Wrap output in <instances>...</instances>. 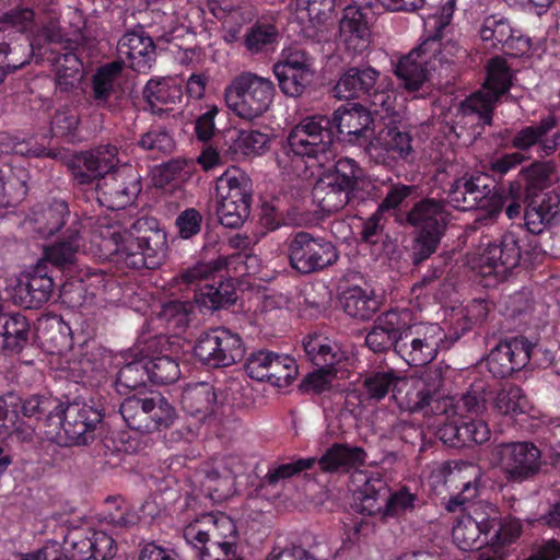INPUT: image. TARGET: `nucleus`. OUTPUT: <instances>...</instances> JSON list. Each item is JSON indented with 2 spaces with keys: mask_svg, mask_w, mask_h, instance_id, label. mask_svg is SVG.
Wrapping results in <instances>:
<instances>
[{
  "mask_svg": "<svg viewBox=\"0 0 560 560\" xmlns=\"http://www.w3.org/2000/svg\"><path fill=\"white\" fill-rule=\"evenodd\" d=\"M334 132L327 116L315 115L302 119L288 133L276 153V163L284 176L306 177V159L324 165L332 155Z\"/></svg>",
  "mask_w": 560,
  "mask_h": 560,
  "instance_id": "1",
  "label": "nucleus"
},
{
  "mask_svg": "<svg viewBox=\"0 0 560 560\" xmlns=\"http://www.w3.org/2000/svg\"><path fill=\"white\" fill-rule=\"evenodd\" d=\"M103 237L112 261L125 268L155 269L165 257L166 233L153 219L140 218L122 234L109 228Z\"/></svg>",
  "mask_w": 560,
  "mask_h": 560,
  "instance_id": "2",
  "label": "nucleus"
},
{
  "mask_svg": "<svg viewBox=\"0 0 560 560\" xmlns=\"http://www.w3.org/2000/svg\"><path fill=\"white\" fill-rule=\"evenodd\" d=\"M444 380L440 368L428 369L413 392L407 395L406 408L424 417L444 416L446 419L466 411L480 415L486 409V392L482 384H476L455 402L441 393Z\"/></svg>",
  "mask_w": 560,
  "mask_h": 560,
  "instance_id": "3",
  "label": "nucleus"
},
{
  "mask_svg": "<svg viewBox=\"0 0 560 560\" xmlns=\"http://www.w3.org/2000/svg\"><path fill=\"white\" fill-rule=\"evenodd\" d=\"M450 222L446 202L435 198H422L405 213L401 223L416 230L411 246L415 265L423 262L438 250Z\"/></svg>",
  "mask_w": 560,
  "mask_h": 560,
  "instance_id": "4",
  "label": "nucleus"
},
{
  "mask_svg": "<svg viewBox=\"0 0 560 560\" xmlns=\"http://www.w3.org/2000/svg\"><path fill=\"white\" fill-rule=\"evenodd\" d=\"M275 92V85L268 78L243 71L225 86L224 101L236 116L253 120L269 109Z\"/></svg>",
  "mask_w": 560,
  "mask_h": 560,
  "instance_id": "5",
  "label": "nucleus"
},
{
  "mask_svg": "<svg viewBox=\"0 0 560 560\" xmlns=\"http://www.w3.org/2000/svg\"><path fill=\"white\" fill-rule=\"evenodd\" d=\"M404 315V327L396 341V353L410 366H421L433 361L445 335L436 324L409 325Z\"/></svg>",
  "mask_w": 560,
  "mask_h": 560,
  "instance_id": "6",
  "label": "nucleus"
},
{
  "mask_svg": "<svg viewBox=\"0 0 560 560\" xmlns=\"http://www.w3.org/2000/svg\"><path fill=\"white\" fill-rule=\"evenodd\" d=\"M288 257L295 271L310 275L332 266L339 255L330 241L300 231L288 241Z\"/></svg>",
  "mask_w": 560,
  "mask_h": 560,
  "instance_id": "7",
  "label": "nucleus"
},
{
  "mask_svg": "<svg viewBox=\"0 0 560 560\" xmlns=\"http://www.w3.org/2000/svg\"><path fill=\"white\" fill-rule=\"evenodd\" d=\"M492 455L508 482L530 480L542 467L541 452L532 442L501 443L493 448Z\"/></svg>",
  "mask_w": 560,
  "mask_h": 560,
  "instance_id": "8",
  "label": "nucleus"
},
{
  "mask_svg": "<svg viewBox=\"0 0 560 560\" xmlns=\"http://www.w3.org/2000/svg\"><path fill=\"white\" fill-rule=\"evenodd\" d=\"M194 351L202 363L212 368L230 366L244 355L241 337L223 327L202 332Z\"/></svg>",
  "mask_w": 560,
  "mask_h": 560,
  "instance_id": "9",
  "label": "nucleus"
},
{
  "mask_svg": "<svg viewBox=\"0 0 560 560\" xmlns=\"http://www.w3.org/2000/svg\"><path fill=\"white\" fill-rule=\"evenodd\" d=\"M103 420L100 409L85 402L69 404L62 412L61 431L57 434L60 445H86L94 441Z\"/></svg>",
  "mask_w": 560,
  "mask_h": 560,
  "instance_id": "10",
  "label": "nucleus"
},
{
  "mask_svg": "<svg viewBox=\"0 0 560 560\" xmlns=\"http://www.w3.org/2000/svg\"><path fill=\"white\" fill-rule=\"evenodd\" d=\"M140 191V176L131 166L124 165L98 179L90 192L101 206L118 210L131 205Z\"/></svg>",
  "mask_w": 560,
  "mask_h": 560,
  "instance_id": "11",
  "label": "nucleus"
},
{
  "mask_svg": "<svg viewBox=\"0 0 560 560\" xmlns=\"http://www.w3.org/2000/svg\"><path fill=\"white\" fill-rule=\"evenodd\" d=\"M498 509L490 503H476L467 515H463L454 525L452 537L457 547L464 551L479 549L480 536H487L498 525Z\"/></svg>",
  "mask_w": 560,
  "mask_h": 560,
  "instance_id": "12",
  "label": "nucleus"
},
{
  "mask_svg": "<svg viewBox=\"0 0 560 560\" xmlns=\"http://www.w3.org/2000/svg\"><path fill=\"white\" fill-rule=\"evenodd\" d=\"M521 246L513 232L504 233L498 243L489 244L478 258V269L482 277L494 276L503 280L518 266Z\"/></svg>",
  "mask_w": 560,
  "mask_h": 560,
  "instance_id": "13",
  "label": "nucleus"
},
{
  "mask_svg": "<svg viewBox=\"0 0 560 560\" xmlns=\"http://www.w3.org/2000/svg\"><path fill=\"white\" fill-rule=\"evenodd\" d=\"M411 136L398 127H386L365 147V153L376 164L394 166L412 154Z\"/></svg>",
  "mask_w": 560,
  "mask_h": 560,
  "instance_id": "14",
  "label": "nucleus"
},
{
  "mask_svg": "<svg viewBox=\"0 0 560 560\" xmlns=\"http://www.w3.org/2000/svg\"><path fill=\"white\" fill-rule=\"evenodd\" d=\"M331 127L345 136L353 144L366 147L373 135V117L371 113L359 104H347L338 107L334 114Z\"/></svg>",
  "mask_w": 560,
  "mask_h": 560,
  "instance_id": "15",
  "label": "nucleus"
},
{
  "mask_svg": "<svg viewBox=\"0 0 560 560\" xmlns=\"http://www.w3.org/2000/svg\"><path fill=\"white\" fill-rule=\"evenodd\" d=\"M118 149L106 144L95 148L90 152H83L75 158L73 171L74 179L80 185L92 184L112 175L119 163Z\"/></svg>",
  "mask_w": 560,
  "mask_h": 560,
  "instance_id": "16",
  "label": "nucleus"
},
{
  "mask_svg": "<svg viewBox=\"0 0 560 560\" xmlns=\"http://www.w3.org/2000/svg\"><path fill=\"white\" fill-rule=\"evenodd\" d=\"M530 351V343L523 337L501 342L488 355V369L495 377H506L526 366Z\"/></svg>",
  "mask_w": 560,
  "mask_h": 560,
  "instance_id": "17",
  "label": "nucleus"
},
{
  "mask_svg": "<svg viewBox=\"0 0 560 560\" xmlns=\"http://www.w3.org/2000/svg\"><path fill=\"white\" fill-rule=\"evenodd\" d=\"M117 55L121 66L128 63L135 71L145 73L155 62V45L143 30H133L124 34L119 39Z\"/></svg>",
  "mask_w": 560,
  "mask_h": 560,
  "instance_id": "18",
  "label": "nucleus"
},
{
  "mask_svg": "<svg viewBox=\"0 0 560 560\" xmlns=\"http://www.w3.org/2000/svg\"><path fill=\"white\" fill-rule=\"evenodd\" d=\"M184 538L192 546H196V542H205V540L232 541L233 546H236L237 529L233 520L228 515L223 513L207 514L186 526Z\"/></svg>",
  "mask_w": 560,
  "mask_h": 560,
  "instance_id": "19",
  "label": "nucleus"
},
{
  "mask_svg": "<svg viewBox=\"0 0 560 560\" xmlns=\"http://www.w3.org/2000/svg\"><path fill=\"white\" fill-rule=\"evenodd\" d=\"M54 281L47 272L46 262L39 261L34 270L21 278L14 288V300L25 308H38L52 293Z\"/></svg>",
  "mask_w": 560,
  "mask_h": 560,
  "instance_id": "20",
  "label": "nucleus"
},
{
  "mask_svg": "<svg viewBox=\"0 0 560 560\" xmlns=\"http://www.w3.org/2000/svg\"><path fill=\"white\" fill-rule=\"evenodd\" d=\"M438 46L435 37L429 38L398 61L395 74L406 90L418 91L428 80L429 70L425 56H429V51H435Z\"/></svg>",
  "mask_w": 560,
  "mask_h": 560,
  "instance_id": "21",
  "label": "nucleus"
},
{
  "mask_svg": "<svg viewBox=\"0 0 560 560\" xmlns=\"http://www.w3.org/2000/svg\"><path fill=\"white\" fill-rule=\"evenodd\" d=\"M380 73L372 67H352L338 80L334 88V95L339 100H350L362 95H371L381 98L384 104V95L376 92V82Z\"/></svg>",
  "mask_w": 560,
  "mask_h": 560,
  "instance_id": "22",
  "label": "nucleus"
},
{
  "mask_svg": "<svg viewBox=\"0 0 560 560\" xmlns=\"http://www.w3.org/2000/svg\"><path fill=\"white\" fill-rule=\"evenodd\" d=\"M479 33L483 42H490L493 47L501 45L512 55L524 54L529 49V38L523 37L513 30L504 18L495 15L486 18Z\"/></svg>",
  "mask_w": 560,
  "mask_h": 560,
  "instance_id": "23",
  "label": "nucleus"
},
{
  "mask_svg": "<svg viewBox=\"0 0 560 560\" xmlns=\"http://www.w3.org/2000/svg\"><path fill=\"white\" fill-rule=\"evenodd\" d=\"M404 315L408 316V313L388 311L380 315L365 337V345L376 353L392 348L396 351L397 335L404 327Z\"/></svg>",
  "mask_w": 560,
  "mask_h": 560,
  "instance_id": "24",
  "label": "nucleus"
},
{
  "mask_svg": "<svg viewBox=\"0 0 560 560\" xmlns=\"http://www.w3.org/2000/svg\"><path fill=\"white\" fill-rule=\"evenodd\" d=\"M339 36L348 49L354 52L365 50L370 44V27L362 10L348 5L339 22Z\"/></svg>",
  "mask_w": 560,
  "mask_h": 560,
  "instance_id": "25",
  "label": "nucleus"
},
{
  "mask_svg": "<svg viewBox=\"0 0 560 560\" xmlns=\"http://www.w3.org/2000/svg\"><path fill=\"white\" fill-rule=\"evenodd\" d=\"M366 453L360 446L335 443L318 459V466L324 472H348L362 466Z\"/></svg>",
  "mask_w": 560,
  "mask_h": 560,
  "instance_id": "26",
  "label": "nucleus"
},
{
  "mask_svg": "<svg viewBox=\"0 0 560 560\" xmlns=\"http://www.w3.org/2000/svg\"><path fill=\"white\" fill-rule=\"evenodd\" d=\"M82 223L74 219L66 230L60 242L48 247L44 262H50L59 269H67L75 262V256L81 247Z\"/></svg>",
  "mask_w": 560,
  "mask_h": 560,
  "instance_id": "27",
  "label": "nucleus"
},
{
  "mask_svg": "<svg viewBox=\"0 0 560 560\" xmlns=\"http://www.w3.org/2000/svg\"><path fill=\"white\" fill-rule=\"evenodd\" d=\"M217 199L252 205L253 183L247 174L238 168L225 171L215 183Z\"/></svg>",
  "mask_w": 560,
  "mask_h": 560,
  "instance_id": "28",
  "label": "nucleus"
},
{
  "mask_svg": "<svg viewBox=\"0 0 560 560\" xmlns=\"http://www.w3.org/2000/svg\"><path fill=\"white\" fill-rule=\"evenodd\" d=\"M343 311L358 320H369L380 310L381 303L373 291L354 285L346 289L340 296Z\"/></svg>",
  "mask_w": 560,
  "mask_h": 560,
  "instance_id": "29",
  "label": "nucleus"
},
{
  "mask_svg": "<svg viewBox=\"0 0 560 560\" xmlns=\"http://www.w3.org/2000/svg\"><path fill=\"white\" fill-rule=\"evenodd\" d=\"M217 394L212 384L207 382L187 385L182 394L183 409L191 416L206 419L214 411Z\"/></svg>",
  "mask_w": 560,
  "mask_h": 560,
  "instance_id": "30",
  "label": "nucleus"
},
{
  "mask_svg": "<svg viewBox=\"0 0 560 560\" xmlns=\"http://www.w3.org/2000/svg\"><path fill=\"white\" fill-rule=\"evenodd\" d=\"M314 196L318 200L322 210L329 213L338 212L346 206L363 199V195H357L336 182L327 179V177H324L317 184Z\"/></svg>",
  "mask_w": 560,
  "mask_h": 560,
  "instance_id": "31",
  "label": "nucleus"
},
{
  "mask_svg": "<svg viewBox=\"0 0 560 560\" xmlns=\"http://www.w3.org/2000/svg\"><path fill=\"white\" fill-rule=\"evenodd\" d=\"M0 336L5 350L20 352L28 342L27 318L21 313H5L0 307Z\"/></svg>",
  "mask_w": 560,
  "mask_h": 560,
  "instance_id": "32",
  "label": "nucleus"
},
{
  "mask_svg": "<svg viewBox=\"0 0 560 560\" xmlns=\"http://www.w3.org/2000/svg\"><path fill=\"white\" fill-rule=\"evenodd\" d=\"M236 291L230 280H220L218 284L205 283L195 290L194 303L201 310L215 311L236 301Z\"/></svg>",
  "mask_w": 560,
  "mask_h": 560,
  "instance_id": "33",
  "label": "nucleus"
},
{
  "mask_svg": "<svg viewBox=\"0 0 560 560\" xmlns=\"http://www.w3.org/2000/svg\"><path fill=\"white\" fill-rule=\"evenodd\" d=\"M303 348L308 360L319 369H334L342 358L338 346L319 334L306 336Z\"/></svg>",
  "mask_w": 560,
  "mask_h": 560,
  "instance_id": "34",
  "label": "nucleus"
},
{
  "mask_svg": "<svg viewBox=\"0 0 560 560\" xmlns=\"http://www.w3.org/2000/svg\"><path fill=\"white\" fill-rule=\"evenodd\" d=\"M31 56L27 44L16 45L13 33L0 27V83L7 74L22 68Z\"/></svg>",
  "mask_w": 560,
  "mask_h": 560,
  "instance_id": "35",
  "label": "nucleus"
},
{
  "mask_svg": "<svg viewBox=\"0 0 560 560\" xmlns=\"http://www.w3.org/2000/svg\"><path fill=\"white\" fill-rule=\"evenodd\" d=\"M122 71L120 61L106 63L97 69L92 78V98L96 106L114 109L110 97L115 93V82Z\"/></svg>",
  "mask_w": 560,
  "mask_h": 560,
  "instance_id": "36",
  "label": "nucleus"
},
{
  "mask_svg": "<svg viewBox=\"0 0 560 560\" xmlns=\"http://www.w3.org/2000/svg\"><path fill=\"white\" fill-rule=\"evenodd\" d=\"M336 0H296L298 18L307 21L310 26L305 28L307 37L316 36L319 27L330 20L335 10Z\"/></svg>",
  "mask_w": 560,
  "mask_h": 560,
  "instance_id": "37",
  "label": "nucleus"
},
{
  "mask_svg": "<svg viewBox=\"0 0 560 560\" xmlns=\"http://www.w3.org/2000/svg\"><path fill=\"white\" fill-rule=\"evenodd\" d=\"M69 218L68 205L62 200H55L48 207L34 212V229L42 236L49 237L60 231Z\"/></svg>",
  "mask_w": 560,
  "mask_h": 560,
  "instance_id": "38",
  "label": "nucleus"
},
{
  "mask_svg": "<svg viewBox=\"0 0 560 560\" xmlns=\"http://www.w3.org/2000/svg\"><path fill=\"white\" fill-rule=\"evenodd\" d=\"M327 179L336 182L357 195H362L361 191L371 185L370 182L363 177V172L358 163L349 158L339 159L331 172L325 175Z\"/></svg>",
  "mask_w": 560,
  "mask_h": 560,
  "instance_id": "39",
  "label": "nucleus"
},
{
  "mask_svg": "<svg viewBox=\"0 0 560 560\" xmlns=\"http://www.w3.org/2000/svg\"><path fill=\"white\" fill-rule=\"evenodd\" d=\"M143 97L152 113L162 114L172 110V105L180 98V90L166 82L150 80L143 89Z\"/></svg>",
  "mask_w": 560,
  "mask_h": 560,
  "instance_id": "40",
  "label": "nucleus"
},
{
  "mask_svg": "<svg viewBox=\"0 0 560 560\" xmlns=\"http://www.w3.org/2000/svg\"><path fill=\"white\" fill-rule=\"evenodd\" d=\"M463 190L462 211H467L486 207L488 205V198L492 194L493 186L488 176L477 174L469 177L464 176Z\"/></svg>",
  "mask_w": 560,
  "mask_h": 560,
  "instance_id": "41",
  "label": "nucleus"
},
{
  "mask_svg": "<svg viewBox=\"0 0 560 560\" xmlns=\"http://www.w3.org/2000/svg\"><path fill=\"white\" fill-rule=\"evenodd\" d=\"M235 471L228 464L218 463L206 470L205 486L211 498L224 500L234 493Z\"/></svg>",
  "mask_w": 560,
  "mask_h": 560,
  "instance_id": "42",
  "label": "nucleus"
},
{
  "mask_svg": "<svg viewBox=\"0 0 560 560\" xmlns=\"http://www.w3.org/2000/svg\"><path fill=\"white\" fill-rule=\"evenodd\" d=\"M556 125V117L549 115L542 118L537 125L525 126L513 135L511 145L518 152L528 151L535 145H538L541 139L550 132Z\"/></svg>",
  "mask_w": 560,
  "mask_h": 560,
  "instance_id": "43",
  "label": "nucleus"
},
{
  "mask_svg": "<svg viewBox=\"0 0 560 560\" xmlns=\"http://www.w3.org/2000/svg\"><path fill=\"white\" fill-rule=\"evenodd\" d=\"M26 195L25 182L15 172L4 166L0 168V215L2 210L15 207Z\"/></svg>",
  "mask_w": 560,
  "mask_h": 560,
  "instance_id": "44",
  "label": "nucleus"
},
{
  "mask_svg": "<svg viewBox=\"0 0 560 560\" xmlns=\"http://www.w3.org/2000/svg\"><path fill=\"white\" fill-rule=\"evenodd\" d=\"M401 378L393 370L373 371L363 381V393L370 400H381L394 390Z\"/></svg>",
  "mask_w": 560,
  "mask_h": 560,
  "instance_id": "45",
  "label": "nucleus"
},
{
  "mask_svg": "<svg viewBox=\"0 0 560 560\" xmlns=\"http://www.w3.org/2000/svg\"><path fill=\"white\" fill-rule=\"evenodd\" d=\"M552 167L548 163L534 162L520 172L521 179L525 183L524 190L527 199H532L548 187L551 180Z\"/></svg>",
  "mask_w": 560,
  "mask_h": 560,
  "instance_id": "46",
  "label": "nucleus"
},
{
  "mask_svg": "<svg viewBox=\"0 0 560 560\" xmlns=\"http://www.w3.org/2000/svg\"><path fill=\"white\" fill-rule=\"evenodd\" d=\"M511 84L512 73L506 60L501 57L490 59L483 88L500 97L510 90Z\"/></svg>",
  "mask_w": 560,
  "mask_h": 560,
  "instance_id": "47",
  "label": "nucleus"
},
{
  "mask_svg": "<svg viewBox=\"0 0 560 560\" xmlns=\"http://www.w3.org/2000/svg\"><path fill=\"white\" fill-rule=\"evenodd\" d=\"M225 266V261L222 258L209 262H198L192 267L183 270L177 276L179 284H184L187 289H191L194 292L198 290L202 281H208L214 277L217 271H220Z\"/></svg>",
  "mask_w": 560,
  "mask_h": 560,
  "instance_id": "48",
  "label": "nucleus"
},
{
  "mask_svg": "<svg viewBox=\"0 0 560 560\" xmlns=\"http://www.w3.org/2000/svg\"><path fill=\"white\" fill-rule=\"evenodd\" d=\"M529 407L527 397L516 385L503 387L497 393L494 408L504 416H517L526 412Z\"/></svg>",
  "mask_w": 560,
  "mask_h": 560,
  "instance_id": "49",
  "label": "nucleus"
},
{
  "mask_svg": "<svg viewBox=\"0 0 560 560\" xmlns=\"http://www.w3.org/2000/svg\"><path fill=\"white\" fill-rule=\"evenodd\" d=\"M82 63L73 52H66L56 60V81L60 91L73 89L82 79Z\"/></svg>",
  "mask_w": 560,
  "mask_h": 560,
  "instance_id": "50",
  "label": "nucleus"
},
{
  "mask_svg": "<svg viewBox=\"0 0 560 560\" xmlns=\"http://www.w3.org/2000/svg\"><path fill=\"white\" fill-rule=\"evenodd\" d=\"M149 397L130 396L120 405V413L127 425L136 431H148Z\"/></svg>",
  "mask_w": 560,
  "mask_h": 560,
  "instance_id": "51",
  "label": "nucleus"
},
{
  "mask_svg": "<svg viewBox=\"0 0 560 560\" xmlns=\"http://www.w3.org/2000/svg\"><path fill=\"white\" fill-rule=\"evenodd\" d=\"M388 489L382 480L370 481L364 486L362 498L358 505L361 513L368 515H380L386 517L384 509L386 506Z\"/></svg>",
  "mask_w": 560,
  "mask_h": 560,
  "instance_id": "52",
  "label": "nucleus"
},
{
  "mask_svg": "<svg viewBox=\"0 0 560 560\" xmlns=\"http://www.w3.org/2000/svg\"><path fill=\"white\" fill-rule=\"evenodd\" d=\"M150 381L158 385L175 383L180 376L179 363L168 355L148 359Z\"/></svg>",
  "mask_w": 560,
  "mask_h": 560,
  "instance_id": "53",
  "label": "nucleus"
},
{
  "mask_svg": "<svg viewBox=\"0 0 560 560\" xmlns=\"http://www.w3.org/2000/svg\"><path fill=\"white\" fill-rule=\"evenodd\" d=\"M44 44H56L68 49L72 47L73 40L57 20H49L33 39L27 42L30 52L35 48H40Z\"/></svg>",
  "mask_w": 560,
  "mask_h": 560,
  "instance_id": "54",
  "label": "nucleus"
},
{
  "mask_svg": "<svg viewBox=\"0 0 560 560\" xmlns=\"http://www.w3.org/2000/svg\"><path fill=\"white\" fill-rule=\"evenodd\" d=\"M62 551L71 560H90L93 557L91 529H73L65 537Z\"/></svg>",
  "mask_w": 560,
  "mask_h": 560,
  "instance_id": "55",
  "label": "nucleus"
},
{
  "mask_svg": "<svg viewBox=\"0 0 560 560\" xmlns=\"http://www.w3.org/2000/svg\"><path fill=\"white\" fill-rule=\"evenodd\" d=\"M500 97L482 88L470 95L463 104L464 114H477L485 125H491L492 112Z\"/></svg>",
  "mask_w": 560,
  "mask_h": 560,
  "instance_id": "56",
  "label": "nucleus"
},
{
  "mask_svg": "<svg viewBox=\"0 0 560 560\" xmlns=\"http://www.w3.org/2000/svg\"><path fill=\"white\" fill-rule=\"evenodd\" d=\"M148 431L151 432L160 428L170 427L175 417L176 412L174 407L161 395H154L149 397L148 402Z\"/></svg>",
  "mask_w": 560,
  "mask_h": 560,
  "instance_id": "57",
  "label": "nucleus"
},
{
  "mask_svg": "<svg viewBox=\"0 0 560 560\" xmlns=\"http://www.w3.org/2000/svg\"><path fill=\"white\" fill-rule=\"evenodd\" d=\"M279 33L272 24H256L252 26L244 38V45L252 54L268 49L278 39Z\"/></svg>",
  "mask_w": 560,
  "mask_h": 560,
  "instance_id": "58",
  "label": "nucleus"
},
{
  "mask_svg": "<svg viewBox=\"0 0 560 560\" xmlns=\"http://www.w3.org/2000/svg\"><path fill=\"white\" fill-rule=\"evenodd\" d=\"M149 377L147 358L126 363L118 372L117 383L125 388L137 389L144 386Z\"/></svg>",
  "mask_w": 560,
  "mask_h": 560,
  "instance_id": "59",
  "label": "nucleus"
},
{
  "mask_svg": "<svg viewBox=\"0 0 560 560\" xmlns=\"http://www.w3.org/2000/svg\"><path fill=\"white\" fill-rule=\"evenodd\" d=\"M272 71L281 92L290 97L301 96L313 79V75H304V73L279 67H273Z\"/></svg>",
  "mask_w": 560,
  "mask_h": 560,
  "instance_id": "60",
  "label": "nucleus"
},
{
  "mask_svg": "<svg viewBox=\"0 0 560 560\" xmlns=\"http://www.w3.org/2000/svg\"><path fill=\"white\" fill-rule=\"evenodd\" d=\"M250 213L248 203L223 201L217 199V217L219 222L230 229H238Z\"/></svg>",
  "mask_w": 560,
  "mask_h": 560,
  "instance_id": "61",
  "label": "nucleus"
},
{
  "mask_svg": "<svg viewBox=\"0 0 560 560\" xmlns=\"http://www.w3.org/2000/svg\"><path fill=\"white\" fill-rule=\"evenodd\" d=\"M266 382L273 386L284 388L288 387L298 375V366L295 360L290 355L276 354L272 366L269 369Z\"/></svg>",
  "mask_w": 560,
  "mask_h": 560,
  "instance_id": "62",
  "label": "nucleus"
},
{
  "mask_svg": "<svg viewBox=\"0 0 560 560\" xmlns=\"http://www.w3.org/2000/svg\"><path fill=\"white\" fill-rule=\"evenodd\" d=\"M385 188V196L378 205V212L400 209L406 201L417 192L415 185H406L402 183H394L388 180L383 184Z\"/></svg>",
  "mask_w": 560,
  "mask_h": 560,
  "instance_id": "63",
  "label": "nucleus"
},
{
  "mask_svg": "<svg viewBox=\"0 0 560 560\" xmlns=\"http://www.w3.org/2000/svg\"><path fill=\"white\" fill-rule=\"evenodd\" d=\"M194 547L198 549L199 560H242L237 555V546H233L232 541L205 540V542H196Z\"/></svg>",
  "mask_w": 560,
  "mask_h": 560,
  "instance_id": "64",
  "label": "nucleus"
}]
</instances>
